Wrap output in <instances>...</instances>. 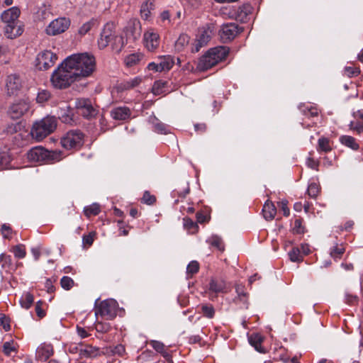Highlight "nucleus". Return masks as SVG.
Returning a JSON list of instances; mask_svg holds the SVG:
<instances>
[{
    "instance_id": "nucleus-1",
    "label": "nucleus",
    "mask_w": 363,
    "mask_h": 363,
    "mask_svg": "<svg viewBox=\"0 0 363 363\" xmlns=\"http://www.w3.org/2000/svg\"><path fill=\"white\" fill-rule=\"evenodd\" d=\"M65 65L73 70L80 80L90 76L96 68V60L93 55L87 52L74 54L65 59Z\"/></svg>"
},
{
    "instance_id": "nucleus-2",
    "label": "nucleus",
    "mask_w": 363,
    "mask_h": 363,
    "mask_svg": "<svg viewBox=\"0 0 363 363\" xmlns=\"http://www.w3.org/2000/svg\"><path fill=\"white\" fill-rule=\"evenodd\" d=\"M230 49L226 46H218L209 49L199 60L197 69L206 71L224 60L229 53Z\"/></svg>"
},
{
    "instance_id": "nucleus-3",
    "label": "nucleus",
    "mask_w": 363,
    "mask_h": 363,
    "mask_svg": "<svg viewBox=\"0 0 363 363\" xmlns=\"http://www.w3.org/2000/svg\"><path fill=\"white\" fill-rule=\"evenodd\" d=\"M57 125V119L54 116H46L35 121L30 129V136L36 142H40L52 133Z\"/></svg>"
},
{
    "instance_id": "nucleus-4",
    "label": "nucleus",
    "mask_w": 363,
    "mask_h": 363,
    "mask_svg": "<svg viewBox=\"0 0 363 363\" xmlns=\"http://www.w3.org/2000/svg\"><path fill=\"white\" fill-rule=\"evenodd\" d=\"M65 157L60 150H48L42 146L33 147L27 153V157L31 162L50 164L59 162Z\"/></svg>"
},
{
    "instance_id": "nucleus-5",
    "label": "nucleus",
    "mask_w": 363,
    "mask_h": 363,
    "mask_svg": "<svg viewBox=\"0 0 363 363\" xmlns=\"http://www.w3.org/2000/svg\"><path fill=\"white\" fill-rule=\"evenodd\" d=\"M50 80L54 87L62 89L68 87L72 82L78 81V79L73 70L66 66L65 60L52 73Z\"/></svg>"
},
{
    "instance_id": "nucleus-6",
    "label": "nucleus",
    "mask_w": 363,
    "mask_h": 363,
    "mask_svg": "<svg viewBox=\"0 0 363 363\" xmlns=\"http://www.w3.org/2000/svg\"><path fill=\"white\" fill-rule=\"evenodd\" d=\"M84 134L79 130L68 131L62 137L60 143L66 150L78 149L83 145Z\"/></svg>"
},
{
    "instance_id": "nucleus-7",
    "label": "nucleus",
    "mask_w": 363,
    "mask_h": 363,
    "mask_svg": "<svg viewBox=\"0 0 363 363\" xmlns=\"http://www.w3.org/2000/svg\"><path fill=\"white\" fill-rule=\"evenodd\" d=\"M118 303L114 299H106L100 303L95 310V315H101L107 320L113 319L117 315Z\"/></svg>"
},
{
    "instance_id": "nucleus-8",
    "label": "nucleus",
    "mask_w": 363,
    "mask_h": 363,
    "mask_svg": "<svg viewBox=\"0 0 363 363\" xmlns=\"http://www.w3.org/2000/svg\"><path fill=\"white\" fill-rule=\"evenodd\" d=\"M143 43L149 52H155L160 43L159 33L152 28H147L143 33Z\"/></svg>"
},
{
    "instance_id": "nucleus-9",
    "label": "nucleus",
    "mask_w": 363,
    "mask_h": 363,
    "mask_svg": "<svg viewBox=\"0 0 363 363\" xmlns=\"http://www.w3.org/2000/svg\"><path fill=\"white\" fill-rule=\"evenodd\" d=\"M70 26V20L67 18H57L52 21L47 26L45 32L49 35H56L64 33Z\"/></svg>"
},
{
    "instance_id": "nucleus-10",
    "label": "nucleus",
    "mask_w": 363,
    "mask_h": 363,
    "mask_svg": "<svg viewBox=\"0 0 363 363\" xmlns=\"http://www.w3.org/2000/svg\"><path fill=\"white\" fill-rule=\"evenodd\" d=\"M116 34L114 23H106L97 41L99 48L101 50L106 48L112 42Z\"/></svg>"
},
{
    "instance_id": "nucleus-11",
    "label": "nucleus",
    "mask_w": 363,
    "mask_h": 363,
    "mask_svg": "<svg viewBox=\"0 0 363 363\" xmlns=\"http://www.w3.org/2000/svg\"><path fill=\"white\" fill-rule=\"evenodd\" d=\"M57 60L55 53L50 50H44L38 55L36 66L40 70H47L55 65Z\"/></svg>"
},
{
    "instance_id": "nucleus-12",
    "label": "nucleus",
    "mask_w": 363,
    "mask_h": 363,
    "mask_svg": "<svg viewBox=\"0 0 363 363\" xmlns=\"http://www.w3.org/2000/svg\"><path fill=\"white\" fill-rule=\"evenodd\" d=\"M75 107L83 117L89 118L96 115L97 111L93 107L88 99H78L75 101Z\"/></svg>"
},
{
    "instance_id": "nucleus-13",
    "label": "nucleus",
    "mask_w": 363,
    "mask_h": 363,
    "mask_svg": "<svg viewBox=\"0 0 363 363\" xmlns=\"http://www.w3.org/2000/svg\"><path fill=\"white\" fill-rule=\"evenodd\" d=\"M242 30L236 23H229L222 26L219 34L222 40L227 42L234 39Z\"/></svg>"
},
{
    "instance_id": "nucleus-14",
    "label": "nucleus",
    "mask_w": 363,
    "mask_h": 363,
    "mask_svg": "<svg viewBox=\"0 0 363 363\" xmlns=\"http://www.w3.org/2000/svg\"><path fill=\"white\" fill-rule=\"evenodd\" d=\"M30 108V103L27 100H19L13 103L9 108V113L12 118H19Z\"/></svg>"
},
{
    "instance_id": "nucleus-15",
    "label": "nucleus",
    "mask_w": 363,
    "mask_h": 363,
    "mask_svg": "<svg viewBox=\"0 0 363 363\" xmlns=\"http://www.w3.org/2000/svg\"><path fill=\"white\" fill-rule=\"evenodd\" d=\"M141 33L142 26L138 20L130 21L125 30L126 38L133 41L138 40L141 35Z\"/></svg>"
},
{
    "instance_id": "nucleus-16",
    "label": "nucleus",
    "mask_w": 363,
    "mask_h": 363,
    "mask_svg": "<svg viewBox=\"0 0 363 363\" xmlns=\"http://www.w3.org/2000/svg\"><path fill=\"white\" fill-rule=\"evenodd\" d=\"M21 86V81L18 76L11 74L8 76L6 82V88L9 95L16 94Z\"/></svg>"
},
{
    "instance_id": "nucleus-17",
    "label": "nucleus",
    "mask_w": 363,
    "mask_h": 363,
    "mask_svg": "<svg viewBox=\"0 0 363 363\" xmlns=\"http://www.w3.org/2000/svg\"><path fill=\"white\" fill-rule=\"evenodd\" d=\"M23 32L22 26L19 22L14 23L5 24L4 28V35L7 38L13 39L21 35Z\"/></svg>"
},
{
    "instance_id": "nucleus-18",
    "label": "nucleus",
    "mask_w": 363,
    "mask_h": 363,
    "mask_svg": "<svg viewBox=\"0 0 363 363\" xmlns=\"http://www.w3.org/2000/svg\"><path fill=\"white\" fill-rule=\"evenodd\" d=\"M20 13L17 7H11L2 13L1 20L5 24L17 23Z\"/></svg>"
},
{
    "instance_id": "nucleus-19",
    "label": "nucleus",
    "mask_w": 363,
    "mask_h": 363,
    "mask_svg": "<svg viewBox=\"0 0 363 363\" xmlns=\"http://www.w3.org/2000/svg\"><path fill=\"white\" fill-rule=\"evenodd\" d=\"M131 111L126 106H118L111 111V116L114 120L125 121L130 116Z\"/></svg>"
},
{
    "instance_id": "nucleus-20",
    "label": "nucleus",
    "mask_w": 363,
    "mask_h": 363,
    "mask_svg": "<svg viewBox=\"0 0 363 363\" xmlns=\"http://www.w3.org/2000/svg\"><path fill=\"white\" fill-rule=\"evenodd\" d=\"M52 354L53 348L50 344H42L37 348L36 357L41 362H45Z\"/></svg>"
},
{
    "instance_id": "nucleus-21",
    "label": "nucleus",
    "mask_w": 363,
    "mask_h": 363,
    "mask_svg": "<svg viewBox=\"0 0 363 363\" xmlns=\"http://www.w3.org/2000/svg\"><path fill=\"white\" fill-rule=\"evenodd\" d=\"M209 290L216 294H226L228 291V286L223 279H212L209 282Z\"/></svg>"
},
{
    "instance_id": "nucleus-22",
    "label": "nucleus",
    "mask_w": 363,
    "mask_h": 363,
    "mask_svg": "<svg viewBox=\"0 0 363 363\" xmlns=\"http://www.w3.org/2000/svg\"><path fill=\"white\" fill-rule=\"evenodd\" d=\"M355 121H352L350 127L352 130H357L358 133L363 132V111H357L353 113Z\"/></svg>"
},
{
    "instance_id": "nucleus-23",
    "label": "nucleus",
    "mask_w": 363,
    "mask_h": 363,
    "mask_svg": "<svg viewBox=\"0 0 363 363\" xmlns=\"http://www.w3.org/2000/svg\"><path fill=\"white\" fill-rule=\"evenodd\" d=\"M59 118L64 123H69L72 121V111L67 103H62L57 112Z\"/></svg>"
},
{
    "instance_id": "nucleus-24",
    "label": "nucleus",
    "mask_w": 363,
    "mask_h": 363,
    "mask_svg": "<svg viewBox=\"0 0 363 363\" xmlns=\"http://www.w3.org/2000/svg\"><path fill=\"white\" fill-rule=\"evenodd\" d=\"M262 213L267 220H272L274 218L277 213V208L272 201L267 200L265 202L262 208Z\"/></svg>"
},
{
    "instance_id": "nucleus-25",
    "label": "nucleus",
    "mask_w": 363,
    "mask_h": 363,
    "mask_svg": "<svg viewBox=\"0 0 363 363\" xmlns=\"http://www.w3.org/2000/svg\"><path fill=\"white\" fill-rule=\"evenodd\" d=\"M141 82L142 78L136 77L133 79L121 82L118 85L117 89L120 91H123L138 86Z\"/></svg>"
},
{
    "instance_id": "nucleus-26",
    "label": "nucleus",
    "mask_w": 363,
    "mask_h": 363,
    "mask_svg": "<svg viewBox=\"0 0 363 363\" xmlns=\"http://www.w3.org/2000/svg\"><path fill=\"white\" fill-rule=\"evenodd\" d=\"M248 340L250 344L255 347V349L261 352L264 353L265 350L262 347V342H263V337L259 333H252L251 334L249 337Z\"/></svg>"
},
{
    "instance_id": "nucleus-27",
    "label": "nucleus",
    "mask_w": 363,
    "mask_h": 363,
    "mask_svg": "<svg viewBox=\"0 0 363 363\" xmlns=\"http://www.w3.org/2000/svg\"><path fill=\"white\" fill-rule=\"evenodd\" d=\"M345 252V245L342 243L335 242L333 246L330 248V257L337 261L340 259L342 255Z\"/></svg>"
},
{
    "instance_id": "nucleus-28",
    "label": "nucleus",
    "mask_w": 363,
    "mask_h": 363,
    "mask_svg": "<svg viewBox=\"0 0 363 363\" xmlns=\"http://www.w3.org/2000/svg\"><path fill=\"white\" fill-rule=\"evenodd\" d=\"M159 60V67L162 71L169 70L174 64V57L171 55L160 56Z\"/></svg>"
},
{
    "instance_id": "nucleus-29",
    "label": "nucleus",
    "mask_w": 363,
    "mask_h": 363,
    "mask_svg": "<svg viewBox=\"0 0 363 363\" xmlns=\"http://www.w3.org/2000/svg\"><path fill=\"white\" fill-rule=\"evenodd\" d=\"M153 130L155 133L160 134H168L170 133V128L169 125L162 123L157 118H155L152 120Z\"/></svg>"
},
{
    "instance_id": "nucleus-30",
    "label": "nucleus",
    "mask_w": 363,
    "mask_h": 363,
    "mask_svg": "<svg viewBox=\"0 0 363 363\" xmlns=\"http://www.w3.org/2000/svg\"><path fill=\"white\" fill-rule=\"evenodd\" d=\"M206 242L211 246L217 248L220 252L224 251V244L220 237L213 235L206 240Z\"/></svg>"
},
{
    "instance_id": "nucleus-31",
    "label": "nucleus",
    "mask_w": 363,
    "mask_h": 363,
    "mask_svg": "<svg viewBox=\"0 0 363 363\" xmlns=\"http://www.w3.org/2000/svg\"><path fill=\"white\" fill-rule=\"evenodd\" d=\"M99 349L91 345H86L82 350H80L81 357H94L99 354Z\"/></svg>"
},
{
    "instance_id": "nucleus-32",
    "label": "nucleus",
    "mask_w": 363,
    "mask_h": 363,
    "mask_svg": "<svg viewBox=\"0 0 363 363\" xmlns=\"http://www.w3.org/2000/svg\"><path fill=\"white\" fill-rule=\"evenodd\" d=\"M318 152H328L332 150V147L330 145V141L328 138L322 137L318 139Z\"/></svg>"
},
{
    "instance_id": "nucleus-33",
    "label": "nucleus",
    "mask_w": 363,
    "mask_h": 363,
    "mask_svg": "<svg viewBox=\"0 0 363 363\" xmlns=\"http://www.w3.org/2000/svg\"><path fill=\"white\" fill-rule=\"evenodd\" d=\"M167 85V82L164 80H157L155 81L152 88V91L155 95H160L166 91V87Z\"/></svg>"
},
{
    "instance_id": "nucleus-34",
    "label": "nucleus",
    "mask_w": 363,
    "mask_h": 363,
    "mask_svg": "<svg viewBox=\"0 0 363 363\" xmlns=\"http://www.w3.org/2000/svg\"><path fill=\"white\" fill-rule=\"evenodd\" d=\"M113 51L119 52L124 46V40L121 35L116 34L112 40V42L109 44Z\"/></svg>"
},
{
    "instance_id": "nucleus-35",
    "label": "nucleus",
    "mask_w": 363,
    "mask_h": 363,
    "mask_svg": "<svg viewBox=\"0 0 363 363\" xmlns=\"http://www.w3.org/2000/svg\"><path fill=\"white\" fill-rule=\"evenodd\" d=\"M340 141L345 146L352 148V150H357L359 148L358 144L356 143L355 139L349 135H342L340 138Z\"/></svg>"
},
{
    "instance_id": "nucleus-36",
    "label": "nucleus",
    "mask_w": 363,
    "mask_h": 363,
    "mask_svg": "<svg viewBox=\"0 0 363 363\" xmlns=\"http://www.w3.org/2000/svg\"><path fill=\"white\" fill-rule=\"evenodd\" d=\"M153 4L152 2L147 1L143 4L140 9L141 18L145 21L150 20L151 17V9Z\"/></svg>"
},
{
    "instance_id": "nucleus-37",
    "label": "nucleus",
    "mask_w": 363,
    "mask_h": 363,
    "mask_svg": "<svg viewBox=\"0 0 363 363\" xmlns=\"http://www.w3.org/2000/svg\"><path fill=\"white\" fill-rule=\"evenodd\" d=\"M209 40L210 35L208 34V32L206 30L202 31L197 39L195 51L198 52L201 47L208 42Z\"/></svg>"
},
{
    "instance_id": "nucleus-38",
    "label": "nucleus",
    "mask_w": 363,
    "mask_h": 363,
    "mask_svg": "<svg viewBox=\"0 0 363 363\" xmlns=\"http://www.w3.org/2000/svg\"><path fill=\"white\" fill-rule=\"evenodd\" d=\"M33 301V296L30 293L27 292L22 296L20 303L23 308L28 309L32 306Z\"/></svg>"
},
{
    "instance_id": "nucleus-39",
    "label": "nucleus",
    "mask_w": 363,
    "mask_h": 363,
    "mask_svg": "<svg viewBox=\"0 0 363 363\" xmlns=\"http://www.w3.org/2000/svg\"><path fill=\"white\" fill-rule=\"evenodd\" d=\"M201 310L203 315L207 318H213L215 315V309L213 305L211 304H201Z\"/></svg>"
},
{
    "instance_id": "nucleus-40",
    "label": "nucleus",
    "mask_w": 363,
    "mask_h": 363,
    "mask_svg": "<svg viewBox=\"0 0 363 363\" xmlns=\"http://www.w3.org/2000/svg\"><path fill=\"white\" fill-rule=\"evenodd\" d=\"M141 55L138 53H133L131 55H128L125 60V64L127 67H133L135 65H137L140 59H141Z\"/></svg>"
},
{
    "instance_id": "nucleus-41",
    "label": "nucleus",
    "mask_w": 363,
    "mask_h": 363,
    "mask_svg": "<svg viewBox=\"0 0 363 363\" xmlns=\"http://www.w3.org/2000/svg\"><path fill=\"white\" fill-rule=\"evenodd\" d=\"M14 256L18 259H23L26 255V247L24 245L19 244L12 247L11 250Z\"/></svg>"
},
{
    "instance_id": "nucleus-42",
    "label": "nucleus",
    "mask_w": 363,
    "mask_h": 363,
    "mask_svg": "<svg viewBox=\"0 0 363 363\" xmlns=\"http://www.w3.org/2000/svg\"><path fill=\"white\" fill-rule=\"evenodd\" d=\"M97 24V21L91 19L84 23L79 29L78 33L80 35H86L91 29Z\"/></svg>"
},
{
    "instance_id": "nucleus-43",
    "label": "nucleus",
    "mask_w": 363,
    "mask_h": 363,
    "mask_svg": "<svg viewBox=\"0 0 363 363\" xmlns=\"http://www.w3.org/2000/svg\"><path fill=\"white\" fill-rule=\"evenodd\" d=\"M84 213L87 217L96 216L100 213V206L97 203H93L89 206H86L84 209Z\"/></svg>"
},
{
    "instance_id": "nucleus-44",
    "label": "nucleus",
    "mask_w": 363,
    "mask_h": 363,
    "mask_svg": "<svg viewBox=\"0 0 363 363\" xmlns=\"http://www.w3.org/2000/svg\"><path fill=\"white\" fill-rule=\"evenodd\" d=\"M51 97V94L50 91L45 89L40 90L36 96V101L40 104H44L47 102Z\"/></svg>"
},
{
    "instance_id": "nucleus-45",
    "label": "nucleus",
    "mask_w": 363,
    "mask_h": 363,
    "mask_svg": "<svg viewBox=\"0 0 363 363\" xmlns=\"http://www.w3.org/2000/svg\"><path fill=\"white\" fill-rule=\"evenodd\" d=\"M199 270V264L197 261L193 260L186 267V274L189 277L196 274Z\"/></svg>"
},
{
    "instance_id": "nucleus-46",
    "label": "nucleus",
    "mask_w": 363,
    "mask_h": 363,
    "mask_svg": "<svg viewBox=\"0 0 363 363\" xmlns=\"http://www.w3.org/2000/svg\"><path fill=\"white\" fill-rule=\"evenodd\" d=\"M289 256L290 260L294 262H300L303 260L301 250L298 247L292 248V250L289 252Z\"/></svg>"
},
{
    "instance_id": "nucleus-47",
    "label": "nucleus",
    "mask_w": 363,
    "mask_h": 363,
    "mask_svg": "<svg viewBox=\"0 0 363 363\" xmlns=\"http://www.w3.org/2000/svg\"><path fill=\"white\" fill-rule=\"evenodd\" d=\"M189 41V37L187 35L182 34L178 38L177 40L176 41L175 46L177 50H181L186 45H188Z\"/></svg>"
},
{
    "instance_id": "nucleus-48",
    "label": "nucleus",
    "mask_w": 363,
    "mask_h": 363,
    "mask_svg": "<svg viewBox=\"0 0 363 363\" xmlns=\"http://www.w3.org/2000/svg\"><path fill=\"white\" fill-rule=\"evenodd\" d=\"M74 280L67 276H64L60 279V284L62 289L65 290H69L74 286Z\"/></svg>"
},
{
    "instance_id": "nucleus-49",
    "label": "nucleus",
    "mask_w": 363,
    "mask_h": 363,
    "mask_svg": "<svg viewBox=\"0 0 363 363\" xmlns=\"http://www.w3.org/2000/svg\"><path fill=\"white\" fill-rule=\"evenodd\" d=\"M95 329L98 333H106L111 329V326L108 323L97 322L95 324Z\"/></svg>"
},
{
    "instance_id": "nucleus-50",
    "label": "nucleus",
    "mask_w": 363,
    "mask_h": 363,
    "mask_svg": "<svg viewBox=\"0 0 363 363\" xmlns=\"http://www.w3.org/2000/svg\"><path fill=\"white\" fill-rule=\"evenodd\" d=\"M301 111L307 117H317L318 116V111L315 107L308 106L301 109Z\"/></svg>"
},
{
    "instance_id": "nucleus-51",
    "label": "nucleus",
    "mask_w": 363,
    "mask_h": 363,
    "mask_svg": "<svg viewBox=\"0 0 363 363\" xmlns=\"http://www.w3.org/2000/svg\"><path fill=\"white\" fill-rule=\"evenodd\" d=\"M294 234H303L305 233V227L302 225V219H296L294 220L292 229Z\"/></svg>"
},
{
    "instance_id": "nucleus-52",
    "label": "nucleus",
    "mask_w": 363,
    "mask_h": 363,
    "mask_svg": "<svg viewBox=\"0 0 363 363\" xmlns=\"http://www.w3.org/2000/svg\"><path fill=\"white\" fill-rule=\"evenodd\" d=\"M160 21L163 24V26H166L167 25L172 24V19L170 18L169 11L167 10L163 11L159 17Z\"/></svg>"
},
{
    "instance_id": "nucleus-53",
    "label": "nucleus",
    "mask_w": 363,
    "mask_h": 363,
    "mask_svg": "<svg viewBox=\"0 0 363 363\" xmlns=\"http://www.w3.org/2000/svg\"><path fill=\"white\" fill-rule=\"evenodd\" d=\"M307 193L311 198H316L319 193V186L315 183H311L308 185Z\"/></svg>"
},
{
    "instance_id": "nucleus-54",
    "label": "nucleus",
    "mask_w": 363,
    "mask_h": 363,
    "mask_svg": "<svg viewBox=\"0 0 363 363\" xmlns=\"http://www.w3.org/2000/svg\"><path fill=\"white\" fill-rule=\"evenodd\" d=\"M0 262L2 268H6L12 264V259L11 255L2 253L0 255Z\"/></svg>"
},
{
    "instance_id": "nucleus-55",
    "label": "nucleus",
    "mask_w": 363,
    "mask_h": 363,
    "mask_svg": "<svg viewBox=\"0 0 363 363\" xmlns=\"http://www.w3.org/2000/svg\"><path fill=\"white\" fill-rule=\"evenodd\" d=\"M155 201L156 198L155 196L151 195L149 191H145L142 198L143 203L147 205H152Z\"/></svg>"
},
{
    "instance_id": "nucleus-56",
    "label": "nucleus",
    "mask_w": 363,
    "mask_h": 363,
    "mask_svg": "<svg viewBox=\"0 0 363 363\" xmlns=\"http://www.w3.org/2000/svg\"><path fill=\"white\" fill-rule=\"evenodd\" d=\"M3 351L4 354L7 356L11 355L12 352L16 351V347L13 345V342H6L3 345Z\"/></svg>"
},
{
    "instance_id": "nucleus-57",
    "label": "nucleus",
    "mask_w": 363,
    "mask_h": 363,
    "mask_svg": "<svg viewBox=\"0 0 363 363\" xmlns=\"http://www.w3.org/2000/svg\"><path fill=\"white\" fill-rule=\"evenodd\" d=\"M11 158L8 152H3L0 154V169L4 168L10 162Z\"/></svg>"
},
{
    "instance_id": "nucleus-58",
    "label": "nucleus",
    "mask_w": 363,
    "mask_h": 363,
    "mask_svg": "<svg viewBox=\"0 0 363 363\" xmlns=\"http://www.w3.org/2000/svg\"><path fill=\"white\" fill-rule=\"evenodd\" d=\"M244 288H245L244 286L240 285V284H238L235 286V291H236V293L238 294V298L240 301L245 302L246 293L245 292Z\"/></svg>"
},
{
    "instance_id": "nucleus-59",
    "label": "nucleus",
    "mask_w": 363,
    "mask_h": 363,
    "mask_svg": "<svg viewBox=\"0 0 363 363\" xmlns=\"http://www.w3.org/2000/svg\"><path fill=\"white\" fill-rule=\"evenodd\" d=\"M344 72L345 74L349 77L357 76L360 73V70L358 68H354L352 67H345Z\"/></svg>"
},
{
    "instance_id": "nucleus-60",
    "label": "nucleus",
    "mask_w": 363,
    "mask_h": 363,
    "mask_svg": "<svg viewBox=\"0 0 363 363\" xmlns=\"http://www.w3.org/2000/svg\"><path fill=\"white\" fill-rule=\"evenodd\" d=\"M150 345L156 350L157 352H163L164 349V345L157 340H151Z\"/></svg>"
},
{
    "instance_id": "nucleus-61",
    "label": "nucleus",
    "mask_w": 363,
    "mask_h": 363,
    "mask_svg": "<svg viewBox=\"0 0 363 363\" xmlns=\"http://www.w3.org/2000/svg\"><path fill=\"white\" fill-rule=\"evenodd\" d=\"M0 325L5 331H9L11 328L9 318L4 314H0Z\"/></svg>"
},
{
    "instance_id": "nucleus-62",
    "label": "nucleus",
    "mask_w": 363,
    "mask_h": 363,
    "mask_svg": "<svg viewBox=\"0 0 363 363\" xmlns=\"http://www.w3.org/2000/svg\"><path fill=\"white\" fill-rule=\"evenodd\" d=\"M125 347L122 345H118L111 350V352L113 354H118L119 356H123L125 354Z\"/></svg>"
},
{
    "instance_id": "nucleus-63",
    "label": "nucleus",
    "mask_w": 363,
    "mask_h": 363,
    "mask_svg": "<svg viewBox=\"0 0 363 363\" xmlns=\"http://www.w3.org/2000/svg\"><path fill=\"white\" fill-rule=\"evenodd\" d=\"M80 350H82V345H78L75 343H72L68 347V351L72 354L79 353L80 354Z\"/></svg>"
},
{
    "instance_id": "nucleus-64",
    "label": "nucleus",
    "mask_w": 363,
    "mask_h": 363,
    "mask_svg": "<svg viewBox=\"0 0 363 363\" xmlns=\"http://www.w3.org/2000/svg\"><path fill=\"white\" fill-rule=\"evenodd\" d=\"M1 231L5 238H9L12 232L11 227L6 224L2 225Z\"/></svg>"
}]
</instances>
